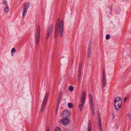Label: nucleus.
Here are the masks:
<instances>
[{
	"instance_id": "27",
	"label": "nucleus",
	"mask_w": 131,
	"mask_h": 131,
	"mask_svg": "<svg viewBox=\"0 0 131 131\" xmlns=\"http://www.w3.org/2000/svg\"><path fill=\"white\" fill-rule=\"evenodd\" d=\"M110 38V36L109 35H107L106 36V38L107 39H109Z\"/></svg>"
},
{
	"instance_id": "11",
	"label": "nucleus",
	"mask_w": 131,
	"mask_h": 131,
	"mask_svg": "<svg viewBox=\"0 0 131 131\" xmlns=\"http://www.w3.org/2000/svg\"><path fill=\"white\" fill-rule=\"evenodd\" d=\"M61 98L58 97L57 102V105L56 107V109H55V114H57V113L58 110V108L59 107V103L60 102Z\"/></svg>"
},
{
	"instance_id": "6",
	"label": "nucleus",
	"mask_w": 131,
	"mask_h": 131,
	"mask_svg": "<svg viewBox=\"0 0 131 131\" xmlns=\"http://www.w3.org/2000/svg\"><path fill=\"white\" fill-rule=\"evenodd\" d=\"M71 114V112L70 111L65 110L61 113L60 116L62 117L68 118L70 116Z\"/></svg>"
},
{
	"instance_id": "24",
	"label": "nucleus",
	"mask_w": 131,
	"mask_h": 131,
	"mask_svg": "<svg viewBox=\"0 0 131 131\" xmlns=\"http://www.w3.org/2000/svg\"><path fill=\"white\" fill-rule=\"evenodd\" d=\"M62 92V91H60L58 97L61 98Z\"/></svg>"
},
{
	"instance_id": "21",
	"label": "nucleus",
	"mask_w": 131,
	"mask_h": 131,
	"mask_svg": "<svg viewBox=\"0 0 131 131\" xmlns=\"http://www.w3.org/2000/svg\"><path fill=\"white\" fill-rule=\"evenodd\" d=\"M68 106L69 108H72L73 106V105L72 103H69L68 104Z\"/></svg>"
},
{
	"instance_id": "15",
	"label": "nucleus",
	"mask_w": 131,
	"mask_h": 131,
	"mask_svg": "<svg viewBox=\"0 0 131 131\" xmlns=\"http://www.w3.org/2000/svg\"><path fill=\"white\" fill-rule=\"evenodd\" d=\"M81 73V68H79L78 71V80H79L80 79V76Z\"/></svg>"
},
{
	"instance_id": "3",
	"label": "nucleus",
	"mask_w": 131,
	"mask_h": 131,
	"mask_svg": "<svg viewBox=\"0 0 131 131\" xmlns=\"http://www.w3.org/2000/svg\"><path fill=\"white\" fill-rule=\"evenodd\" d=\"M30 3L28 2L25 3L23 6V8L22 13V18H24L25 17L27 13L28 9Z\"/></svg>"
},
{
	"instance_id": "17",
	"label": "nucleus",
	"mask_w": 131,
	"mask_h": 131,
	"mask_svg": "<svg viewBox=\"0 0 131 131\" xmlns=\"http://www.w3.org/2000/svg\"><path fill=\"white\" fill-rule=\"evenodd\" d=\"M53 131H62V130L61 127L57 126L54 129Z\"/></svg>"
},
{
	"instance_id": "25",
	"label": "nucleus",
	"mask_w": 131,
	"mask_h": 131,
	"mask_svg": "<svg viewBox=\"0 0 131 131\" xmlns=\"http://www.w3.org/2000/svg\"><path fill=\"white\" fill-rule=\"evenodd\" d=\"M16 51V50L14 48H13L11 51V52L12 53H14Z\"/></svg>"
},
{
	"instance_id": "16",
	"label": "nucleus",
	"mask_w": 131,
	"mask_h": 131,
	"mask_svg": "<svg viewBox=\"0 0 131 131\" xmlns=\"http://www.w3.org/2000/svg\"><path fill=\"white\" fill-rule=\"evenodd\" d=\"M106 85V78H103L102 86L103 88L105 87Z\"/></svg>"
},
{
	"instance_id": "19",
	"label": "nucleus",
	"mask_w": 131,
	"mask_h": 131,
	"mask_svg": "<svg viewBox=\"0 0 131 131\" xmlns=\"http://www.w3.org/2000/svg\"><path fill=\"white\" fill-rule=\"evenodd\" d=\"M9 10V7L8 6H6L4 9V11L5 13H8Z\"/></svg>"
},
{
	"instance_id": "8",
	"label": "nucleus",
	"mask_w": 131,
	"mask_h": 131,
	"mask_svg": "<svg viewBox=\"0 0 131 131\" xmlns=\"http://www.w3.org/2000/svg\"><path fill=\"white\" fill-rule=\"evenodd\" d=\"M53 26L52 25H50L48 28L46 33V39H48L49 38L52 31Z\"/></svg>"
},
{
	"instance_id": "7",
	"label": "nucleus",
	"mask_w": 131,
	"mask_h": 131,
	"mask_svg": "<svg viewBox=\"0 0 131 131\" xmlns=\"http://www.w3.org/2000/svg\"><path fill=\"white\" fill-rule=\"evenodd\" d=\"M62 118L59 120V122L63 125L66 126L70 122V120L68 118Z\"/></svg>"
},
{
	"instance_id": "29",
	"label": "nucleus",
	"mask_w": 131,
	"mask_h": 131,
	"mask_svg": "<svg viewBox=\"0 0 131 131\" xmlns=\"http://www.w3.org/2000/svg\"><path fill=\"white\" fill-rule=\"evenodd\" d=\"M46 131H49V127H47L46 128Z\"/></svg>"
},
{
	"instance_id": "10",
	"label": "nucleus",
	"mask_w": 131,
	"mask_h": 131,
	"mask_svg": "<svg viewBox=\"0 0 131 131\" xmlns=\"http://www.w3.org/2000/svg\"><path fill=\"white\" fill-rule=\"evenodd\" d=\"M86 93L85 91H83L82 93L81 99V101L85 102L86 98Z\"/></svg>"
},
{
	"instance_id": "1",
	"label": "nucleus",
	"mask_w": 131,
	"mask_h": 131,
	"mask_svg": "<svg viewBox=\"0 0 131 131\" xmlns=\"http://www.w3.org/2000/svg\"><path fill=\"white\" fill-rule=\"evenodd\" d=\"M63 22L62 20L58 21L56 24L54 31V37L56 38L59 32L60 36L62 37L63 32Z\"/></svg>"
},
{
	"instance_id": "28",
	"label": "nucleus",
	"mask_w": 131,
	"mask_h": 131,
	"mask_svg": "<svg viewBox=\"0 0 131 131\" xmlns=\"http://www.w3.org/2000/svg\"><path fill=\"white\" fill-rule=\"evenodd\" d=\"M91 54V53L90 51H89L88 52L87 55V57L89 58L90 57Z\"/></svg>"
},
{
	"instance_id": "30",
	"label": "nucleus",
	"mask_w": 131,
	"mask_h": 131,
	"mask_svg": "<svg viewBox=\"0 0 131 131\" xmlns=\"http://www.w3.org/2000/svg\"><path fill=\"white\" fill-rule=\"evenodd\" d=\"M127 100V98H125L124 99V101H125Z\"/></svg>"
},
{
	"instance_id": "20",
	"label": "nucleus",
	"mask_w": 131,
	"mask_h": 131,
	"mask_svg": "<svg viewBox=\"0 0 131 131\" xmlns=\"http://www.w3.org/2000/svg\"><path fill=\"white\" fill-rule=\"evenodd\" d=\"M69 89L70 91H72L74 89V87L72 86H70L69 87Z\"/></svg>"
},
{
	"instance_id": "5",
	"label": "nucleus",
	"mask_w": 131,
	"mask_h": 131,
	"mask_svg": "<svg viewBox=\"0 0 131 131\" xmlns=\"http://www.w3.org/2000/svg\"><path fill=\"white\" fill-rule=\"evenodd\" d=\"M90 103L91 110V112L92 115L93 116L95 115V108L93 102V96L91 94L89 95Z\"/></svg>"
},
{
	"instance_id": "9",
	"label": "nucleus",
	"mask_w": 131,
	"mask_h": 131,
	"mask_svg": "<svg viewBox=\"0 0 131 131\" xmlns=\"http://www.w3.org/2000/svg\"><path fill=\"white\" fill-rule=\"evenodd\" d=\"M98 126L100 128V131H102L103 130L102 128V125L101 123V120L100 115H99L98 117Z\"/></svg>"
},
{
	"instance_id": "22",
	"label": "nucleus",
	"mask_w": 131,
	"mask_h": 131,
	"mask_svg": "<svg viewBox=\"0 0 131 131\" xmlns=\"http://www.w3.org/2000/svg\"><path fill=\"white\" fill-rule=\"evenodd\" d=\"M3 4L6 6H8L7 4V1L5 0L3 2Z\"/></svg>"
},
{
	"instance_id": "13",
	"label": "nucleus",
	"mask_w": 131,
	"mask_h": 131,
	"mask_svg": "<svg viewBox=\"0 0 131 131\" xmlns=\"http://www.w3.org/2000/svg\"><path fill=\"white\" fill-rule=\"evenodd\" d=\"M85 102L80 101V102L78 105V107L80 111H81L84 106Z\"/></svg>"
},
{
	"instance_id": "26",
	"label": "nucleus",
	"mask_w": 131,
	"mask_h": 131,
	"mask_svg": "<svg viewBox=\"0 0 131 131\" xmlns=\"http://www.w3.org/2000/svg\"><path fill=\"white\" fill-rule=\"evenodd\" d=\"M106 78L105 74L104 71L103 70V78Z\"/></svg>"
},
{
	"instance_id": "4",
	"label": "nucleus",
	"mask_w": 131,
	"mask_h": 131,
	"mask_svg": "<svg viewBox=\"0 0 131 131\" xmlns=\"http://www.w3.org/2000/svg\"><path fill=\"white\" fill-rule=\"evenodd\" d=\"M40 28L39 25L38 26L37 31L36 34V42L37 45H38L39 42L40 35Z\"/></svg>"
},
{
	"instance_id": "12",
	"label": "nucleus",
	"mask_w": 131,
	"mask_h": 131,
	"mask_svg": "<svg viewBox=\"0 0 131 131\" xmlns=\"http://www.w3.org/2000/svg\"><path fill=\"white\" fill-rule=\"evenodd\" d=\"M92 126V122L91 120H89L88 122V131H91Z\"/></svg>"
},
{
	"instance_id": "18",
	"label": "nucleus",
	"mask_w": 131,
	"mask_h": 131,
	"mask_svg": "<svg viewBox=\"0 0 131 131\" xmlns=\"http://www.w3.org/2000/svg\"><path fill=\"white\" fill-rule=\"evenodd\" d=\"M49 95V93H47L45 96V97H44V98L43 100V101L45 102H46L48 97V96Z\"/></svg>"
},
{
	"instance_id": "23",
	"label": "nucleus",
	"mask_w": 131,
	"mask_h": 131,
	"mask_svg": "<svg viewBox=\"0 0 131 131\" xmlns=\"http://www.w3.org/2000/svg\"><path fill=\"white\" fill-rule=\"evenodd\" d=\"M127 118L129 119H131V113H128L127 115Z\"/></svg>"
},
{
	"instance_id": "2",
	"label": "nucleus",
	"mask_w": 131,
	"mask_h": 131,
	"mask_svg": "<svg viewBox=\"0 0 131 131\" xmlns=\"http://www.w3.org/2000/svg\"><path fill=\"white\" fill-rule=\"evenodd\" d=\"M122 102V99L119 97L116 98L114 100V106L117 110L121 109Z\"/></svg>"
},
{
	"instance_id": "14",
	"label": "nucleus",
	"mask_w": 131,
	"mask_h": 131,
	"mask_svg": "<svg viewBox=\"0 0 131 131\" xmlns=\"http://www.w3.org/2000/svg\"><path fill=\"white\" fill-rule=\"evenodd\" d=\"M46 103V102H43L40 111V112L41 113L43 112V111L45 107Z\"/></svg>"
}]
</instances>
